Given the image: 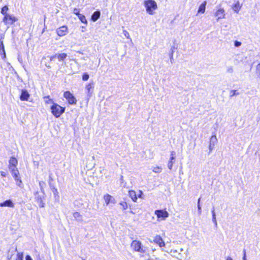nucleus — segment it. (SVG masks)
<instances>
[{"label":"nucleus","mask_w":260,"mask_h":260,"mask_svg":"<svg viewBox=\"0 0 260 260\" xmlns=\"http://www.w3.org/2000/svg\"><path fill=\"white\" fill-rule=\"evenodd\" d=\"M144 6L146 11L149 15H153L154 11L157 9V5L154 0H146L144 2Z\"/></svg>","instance_id":"obj_1"},{"label":"nucleus","mask_w":260,"mask_h":260,"mask_svg":"<svg viewBox=\"0 0 260 260\" xmlns=\"http://www.w3.org/2000/svg\"><path fill=\"white\" fill-rule=\"evenodd\" d=\"M51 110L52 114L55 117L58 118L64 112L65 109L57 104L53 103L51 107Z\"/></svg>","instance_id":"obj_2"},{"label":"nucleus","mask_w":260,"mask_h":260,"mask_svg":"<svg viewBox=\"0 0 260 260\" xmlns=\"http://www.w3.org/2000/svg\"><path fill=\"white\" fill-rule=\"evenodd\" d=\"M131 247L135 251L139 252L141 253H144L146 252V249L142 246L141 242L137 240L133 241L131 243Z\"/></svg>","instance_id":"obj_3"},{"label":"nucleus","mask_w":260,"mask_h":260,"mask_svg":"<svg viewBox=\"0 0 260 260\" xmlns=\"http://www.w3.org/2000/svg\"><path fill=\"white\" fill-rule=\"evenodd\" d=\"M17 20V19L12 15H6L4 16L3 21L6 25H11Z\"/></svg>","instance_id":"obj_4"},{"label":"nucleus","mask_w":260,"mask_h":260,"mask_svg":"<svg viewBox=\"0 0 260 260\" xmlns=\"http://www.w3.org/2000/svg\"><path fill=\"white\" fill-rule=\"evenodd\" d=\"M64 97L67 100L70 104H76L77 100L74 96L70 92L66 91L63 94Z\"/></svg>","instance_id":"obj_5"},{"label":"nucleus","mask_w":260,"mask_h":260,"mask_svg":"<svg viewBox=\"0 0 260 260\" xmlns=\"http://www.w3.org/2000/svg\"><path fill=\"white\" fill-rule=\"evenodd\" d=\"M149 241L150 243H154L156 244H157L160 247H165L166 245L162 239L159 235H156L154 237L153 240L149 239Z\"/></svg>","instance_id":"obj_6"},{"label":"nucleus","mask_w":260,"mask_h":260,"mask_svg":"<svg viewBox=\"0 0 260 260\" xmlns=\"http://www.w3.org/2000/svg\"><path fill=\"white\" fill-rule=\"evenodd\" d=\"M104 199L107 206L110 205L112 206L116 203L115 199L109 194L104 195Z\"/></svg>","instance_id":"obj_7"},{"label":"nucleus","mask_w":260,"mask_h":260,"mask_svg":"<svg viewBox=\"0 0 260 260\" xmlns=\"http://www.w3.org/2000/svg\"><path fill=\"white\" fill-rule=\"evenodd\" d=\"M44 195L45 193L44 192H42V195H40L38 192L36 193V197L35 199L36 200V201L39 206L40 207H44V203L43 202V200L44 199Z\"/></svg>","instance_id":"obj_8"},{"label":"nucleus","mask_w":260,"mask_h":260,"mask_svg":"<svg viewBox=\"0 0 260 260\" xmlns=\"http://www.w3.org/2000/svg\"><path fill=\"white\" fill-rule=\"evenodd\" d=\"M12 176L13 177V178H14L16 182V184L19 186V187H22V181L20 179V177L19 176V171L18 170H17L13 173H11Z\"/></svg>","instance_id":"obj_9"},{"label":"nucleus","mask_w":260,"mask_h":260,"mask_svg":"<svg viewBox=\"0 0 260 260\" xmlns=\"http://www.w3.org/2000/svg\"><path fill=\"white\" fill-rule=\"evenodd\" d=\"M215 16L217 18V21L224 18L225 17V11L224 9L221 8L218 9L215 13Z\"/></svg>","instance_id":"obj_10"},{"label":"nucleus","mask_w":260,"mask_h":260,"mask_svg":"<svg viewBox=\"0 0 260 260\" xmlns=\"http://www.w3.org/2000/svg\"><path fill=\"white\" fill-rule=\"evenodd\" d=\"M155 213L157 215L158 218H163L165 219L169 216V213H168V212L164 210H156L155 211Z\"/></svg>","instance_id":"obj_11"},{"label":"nucleus","mask_w":260,"mask_h":260,"mask_svg":"<svg viewBox=\"0 0 260 260\" xmlns=\"http://www.w3.org/2000/svg\"><path fill=\"white\" fill-rule=\"evenodd\" d=\"M67 31V27L66 26H62L56 30V32L59 36L62 37L66 35Z\"/></svg>","instance_id":"obj_12"},{"label":"nucleus","mask_w":260,"mask_h":260,"mask_svg":"<svg viewBox=\"0 0 260 260\" xmlns=\"http://www.w3.org/2000/svg\"><path fill=\"white\" fill-rule=\"evenodd\" d=\"M243 4H240V2L237 0L236 1L235 4L232 5V8L233 10L236 13H238L239 11L241 10Z\"/></svg>","instance_id":"obj_13"},{"label":"nucleus","mask_w":260,"mask_h":260,"mask_svg":"<svg viewBox=\"0 0 260 260\" xmlns=\"http://www.w3.org/2000/svg\"><path fill=\"white\" fill-rule=\"evenodd\" d=\"M30 95L26 90L23 89L21 91V93L20 96V99L22 101H27Z\"/></svg>","instance_id":"obj_14"},{"label":"nucleus","mask_w":260,"mask_h":260,"mask_svg":"<svg viewBox=\"0 0 260 260\" xmlns=\"http://www.w3.org/2000/svg\"><path fill=\"white\" fill-rule=\"evenodd\" d=\"M0 207H14V204L11 200H8L0 203Z\"/></svg>","instance_id":"obj_15"},{"label":"nucleus","mask_w":260,"mask_h":260,"mask_svg":"<svg viewBox=\"0 0 260 260\" xmlns=\"http://www.w3.org/2000/svg\"><path fill=\"white\" fill-rule=\"evenodd\" d=\"M74 218L78 222H82L83 221L82 215L78 212H74L73 213Z\"/></svg>","instance_id":"obj_16"},{"label":"nucleus","mask_w":260,"mask_h":260,"mask_svg":"<svg viewBox=\"0 0 260 260\" xmlns=\"http://www.w3.org/2000/svg\"><path fill=\"white\" fill-rule=\"evenodd\" d=\"M100 15L101 12L99 11L94 12L91 16V20L94 22L96 21L100 18Z\"/></svg>","instance_id":"obj_17"},{"label":"nucleus","mask_w":260,"mask_h":260,"mask_svg":"<svg viewBox=\"0 0 260 260\" xmlns=\"http://www.w3.org/2000/svg\"><path fill=\"white\" fill-rule=\"evenodd\" d=\"M55 56H56V58H57L59 61H63L64 59L67 57V54L64 53L55 54Z\"/></svg>","instance_id":"obj_18"},{"label":"nucleus","mask_w":260,"mask_h":260,"mask_svg":"<svg viewBox=\"0 0 260 260\" xmlns=\"http://www.w3.org/2000/svg\"><path fill=\"white\" fill-rule=\"evenodd\" d=\"M207 3L206 1L204 2L199 7L198 9V13H204L205 11L206 6Z\"/></svg>","instance_id":"obj_19"},{"label":"nucleus","mask_w":260,"mask_h":260,"mask_svg":"<svg viewBox=\"0 0 260 260\" xmlns=\"http://www.w3.org/2000/svg\"><path fill=\"white\" fill-rule=\"evenodd\" d=\"M18 164L17 160L14 157H11L9 160V166H16Z\"/></svg>","instance_id":"obj_20"},{"label":"nucleus","mask_w":260,"mask_h":260,"mask_svg":"<svg viewBox=\"0 0 260 260\" xmlns=\"http://www.w3.org/2000/svg\"><path fill=\"white\" fill-rule=\"evenodd\" d=\"M93 88L92 84H88L86 86V89L87 91V94L88 97H91L92 95V91H91V89Z\"/></svg>","instance_id":"obj_21"},{"label":"nucleus","mask_w":260,"mask_h":260,"mask_svg":"<svg viewBox=\"0 0 260 260\" xmlns=\"http://www.w3.org/2000/svg\"><path fill=\"white\" fill-rule=\"evenodd\" d=\"M129 196L134 202H136L137 197L136 192L134 190L129 191Z\"/></svg>","instance_id":"obj_22"},{"label":"nucleus","mask_w":260,"mask_h":260,"mask_svg":"<svg viewBox=\"0 0 260 260\" xmlns=\"http://www.w3.org/2000/svg\"><path fill=\"white\" fill-rule=\"evenodd\" d=\"M211 212H212V221L214 223V224H215V226H217V222L216 219V214H215V212L214 207H213Z\"/></svg>","instance_id":"obj_23"},{"label":"nucleus","mask_w":260,"mask_h":260,"mask_svg":"<svg viewBox=\"0 0 260 260\" xmlns=\"http://www.w3.org/2000/svg\"><path fill=\"white\" fill-rule=\"evenodd\" d=\"M0 53L2 55H3V58H4L6 57V53L4 48V45L3 44V42L2 41L0 45Z\"/></svg>","instance_id":"obj_24"},{"label":"nucleus","mask_w":260,"mask_h":260,"mask_svg":"<svg viewBox=\"0 0 260 260\" xmlns=\"http://www.w3.org/2000/svg\"><path fill=\"white\" fill-rule=\"evenodd\" d=\"M217 142V139L215 135H213L211 136L210 140V144L214 146L215 143Z\"/></svg>","instance_id":"obj_25"},{"label":"nucleus","mask_w":260,"mask_h":260,"mask_svg":"<svg viewBox=\"0 0 260 260\" xmlns=\"http://www.w3.org/2000/svg\"><path fill=\"white\" fill-rule=\"evenodd\" d=\"M175 160V156H171L170 160L168 163V168L170 170H171L174 164V160Z\"/></svg>","instance_id":"obj_26"},{"label":"nucleus","mask_w":260,"mask_h":260,"mask_svg":"<svg viewBox=\"0 0 260 260\" xmlns=\"http://www.w3.org/2000/svg\"><path fill=\"white\" fill-rule=\"evenodd\" d=\"M78 18L80 19V20L82 22L86 24L87 23V22L86 21V19L85 18V17L84 15L82 14H80L79 16H78Z\"/></svg>","instance_id":"obj_27"},{"label":"nucleus","mask_w":260,"mask_h":260,"mask_svg":"<svg viewBox=\"0 0 260 260\" xmlns=\"http://www.w3.org/2000/svg\"><path fill=\"white\" fill-rule=\"evenodd\" d=\"M152 171L156 173H159L162 171V168L160 167L157 166V167H154L152 169Z\"/></svg>","instance_id":"obj_28"},{"label":"nucleus","mask_w":260,"mask_h":260,"mask_svg":"<svg viewBox=\"0 0 260 260\" xmlns=\"http://www.w3.org/2000/svg\"><path fill=\"white\" fill-rule=\"evenodd\" d=\"M8 10V7L7 6H5L4 7H3L2 8L1 13L2 14L4 15L5 16L6 15H8V14H7V12Z\"/></svg>","instance_id":"obj_29"},{"label":"nucleus","mask_w":260,"mask_h":260,"mask_svg":"<svg viewBox=\"0 0 260 260\" xmlns=\"http://www.w3.org/2000/svg\"><path fill=\"white\" fill-rule=\"evenodd\" d=\"M175 49V47H173L171 48V53H170V61L171 62V63H173V61L174 60V58H173V53H174V49Z\"/></svg>","instance_id":"obj_30"},{"label":"nucleus","mask_w":260,"mask_h":260,"mask_svg":"<svg viewBox=\"0 0 260 260\" xmlns=\"http://www.w3.org/2000/svg\"><path fill=\"white\" fill-rule=\"evenodd\" d=\"M60 71L61 72H64V73H68L69 74H74L75 73V72H73V70L71 69V70H69L68 69H65L64 70H61V67H60L59 68Z\"/></svg>","instance_id":"obj_31"},{"label":"nucleus","mask_w":260,"mask_h":260,"mask_svg":"<svg viewBox=\"0 0 260 260\" xmlns=\"http://www.w3.org/2000/svg\"><path fill=\"white\" fill-rule=\"evenodd\" d=\"M119 205L122 207V208L123 210H125L127 208V204L125 202H121L119 203Z\"/></svg>","instance_id":"obj_32"},{"label":"nucleus","mask_w":260,"mask_h":260,"mask_svg":"<svg viewBox=\"0 0 260 260\" xmlns=\"http://www.w3.org/2000/svg\"><path fill=\"white\" fill-rule=\"evenodd\" d=\"M239 93L236 90H232L230 92V97L232 98L235 95H239Z\"/></svg>","instance_id":"obj_33"},{"label":"nucleus","mask_w":260,"mask_h":260,"mask_svg":"<svg viewBox=\"0 0 260 260\" xmlns=\"http://www.w3.org/2000/svg\"><path fill=\"white\" fill-rule=\"evenodd\" d=\"M23 253H18L17 254L16 260H23Z\"/></svg>","instance_id":"obj_34"},{"label":"nucleus","mask_w":260,"mask_h":260,"mask_svg":"<svg viewBox=\"0 0 260 260\" xmlns=\"http://www.w3.org/2000/svg\"><path fill=\"white\" fill-rule=\"evenodd\" d=\"M9 169L11 173L18 170L16 166H9Z\"/></svg>","instance_id":"obj_35"},{"label":"nucleus","mask_w":260,"mask_h":260,"mask_svg":"<svg viewBox=\"0 0 260 260\" xmlns=\"http://www.w3.org/2000/svg\"><path fill=\"white\" fill-rule=\"evenodd\" d=\"M88 79L89 75L86 73H84L82 75V80L84 81H87Z\"/></svg>","instance_id":"obj_36"},{"label":"nucleus","mask_w":260,"mask_h":260,"mask_svg":"<svg viewBox=\"0 0 260 260\" xmlns=\"http://www.w3.org/2000/svg\"><path fill=\"white\" fill-rule=\"evenodd\" d=\"M44 99L46 100H45V102H46V103H47V104H49V103H52L53 104L54 103L53 102L52 100H51V99H50L49 96H45V97L44 98Z\"/></svg>","instance_id":"obj_37"},{"label":"nucleus","mask_w":260,"mask_h":260,"mask_svg":"<svg viewBox=\"0 0 260 260\" xmlns=\"http://www.w3.org/2000/svg\"><path fill=\"white\" fill-rule=\"evenodd\" d=\"M226 71L229 73H232L234 72V69L232 66H229L227 68Z\"/></svg>","instance_id":"obj_38"},{"label":"nucleus","mask_w":260,"mask_h":260,"mask_svg":"<svg viewBox=\"0 0 260 260\" xmlns=\"http://www.w3.org/2000/svg\"><path fill=\"white\" fill-rule=\"evenodd\" d=\"M123 35L127 39H129L130 38V36H129V33L126 30H123Z\"/></svg>","instance_id":"obj_39"},{"label":"nucleus","mask_w":260,"mask_h":260,"mask_svg":"<svg viewBox=\"0 0 260 260\" xmlns=\"http://www.w3.org/2000/svg\"><path fill=\"white\" fill-rule=\"evenodd\" d=\"M45 184V183L44 182L41 181L39 182V185H40L41 190L42 191V192H44L43 188V185Z\"/></svg>","instance_id":"obj_40"},{"label":"nucleus","mask_w":260,"mask_h":260,"mask_svg":"<svg viewBox=\"0 0 260 260\" xmlns=\"http://www.w3.org/2000/svg\"><path fill=\"white\" fill-rule=\"evenodd\" d=\"M241 45V43L238 41H235L234 42V46L236 47H239Z\"/></svg>","instance_id":"obj_41"},{"label":"nucleus","mask_w":260,"mask_h":260,"mask_svg":"<svg viewBox=\"0 0 260 260\" xmlns=\"http://www.w3.org/2000/svg\"><path fill=\"white\" fill-rule=\"evenodd\" d=\"M74 13L75 14H76V15H77V16H79L80 14H81L79 13V10H78V9H76V8H75V9H74Z\"/></svg>","instance_id":"obj_42"},{"label":"nucleus","mask_w":260,"mask_h":260,"mask_svg":"<svg viewBox=\"0 0 260 260\" xmlns=\"http://www.w3.org/2000/svg\"><path fill=\"white\" fill-rule=\"evenodd\" d=\"M198 210L199 214L201 215L202 213V209L200 204L198 205Z\"/></svg>","instance_id":"obj_43"},{"label":"nucleus","mask_w":260,"mask_h":260,"mask_svg":"<svg viewBox=\"0 0 260 260\" xmlns=\"http://www.w3.org/2000/svg\"><path fill=\"white\" fill-rule=\"evenodd\" d=\"M256 72L257 73L260 75V63L258 64L256 66Z\"/></svg>","instance_id":"obj_44"},{"label":"nucleus","mask_w":260,"mask_h":260,"mask_svg":"<svg viewBox=\"0 0 260 260\" xmlns=\"http://www.w3.org/2000/svg\"><path fill=\"white\" fill-rule=\"evenodd\" d=\"M243 260H247L246 259V250H243Z\"/></svg>","instance_id":"obj_45"},{"label":"nucleus","mask_w":260,"mask_h":260,"mask_svg":"<svg viewBox=\"0 0 260 260\" xmlns=\"http://www.w3.org/2000/svg\"><path fill=\"white\" fill-rule=\"evenodd\" d=\"M55 58H56V56H55V54L53 56H52L50 57V60L51 61H53Z\"/></svg>","instance_id":"obj_46"},{"label":"nucleus","mask_w":260,"mask_h":260,"mask_svg":"<svg viewBox=\"0 0 260 260\" xmlns=\"http://www.w3.org/2000/svg\"><path fill=\"white\" fill-rule=\"evenodd\" d=\"M0 173H1V175L2 176V177H5L6 176V172L1 171V172H0Z\"/></svg>","instance_id":"obj_47"},{"label":"nucleus","mask_w":260,"mask_h":260,"mask_svg":"<svg viewBox=\"0 0 260 260\" xmlns=\"http://www.w3.org/2000/svg\"><path fill=\"white\" fill-rule=\"evenodd\" d=\"M25 259L26 260H32V259L31 258L30 256H29L28 255L26 256Z\"/></svg>","instance_id":"obj_48"},{"label":"nucleus","mask_w":260,"mask_h":260,"mask_svg":"<svg viewBox=\"0 0 260 260\" xmlns=\"http://www.w3.org/2000/svg\"><path fill=\"white\" fill-rule=\"evenodd\" d=\"M214 146L213 145H211L210 144L209 149L210 150V151H211L213 149Z\"/></svg>","instance_id":"obj_49"},{"label":"nucleus","mask_w":260,"mask_h":260,"mask_svg":"<svg viewBox=\"0 0 260 260\" xmlns=\"http://www.w3.org/2000/svg\"><path fill=\"white\" fill-rule=\"evenodd\" d=\"M142 194V191H140V193L138 195V197L141 198Z\"/></svg>","instance_id":"obj_50"},{"label":"nucleus","mask_w":260,"mask_h":260,"mask_svg":"<svg viewBox=\"0 0 260 260\" xmlns=\"http://www.w3.org/2000/svg\"><path fill=\"white\" fill-rule=\"evenodd\" d=\"M175 154V152L174 151L171 152V156H174Z\"/></svg>","instance_id":"obj_51"},{"label":"nucleus","mask_w":260,"mask_h":260,"mask_svg":"<svg viewBox=\"0 0 260 260\" xmlns=\"http://www.w3.org/2000/svg\"><path fill=\"white\" fill-rule=\"evenodd\" d=\"M120 180L121 182L122 183L123 181V177L122 176H121Z\"/></svg>","instance_id":"obj_52"},{"label":"nucleus","mask_w":260,"mask_h":260,"mask_svg":"<svg viewBox=\"0 0 260 260\" xmlns=\"http://www.w3.org/2000/svg\"><path fill=\"white\" fill-rule=\"evenodd\" d=\"M226 260H233L232 258L230 256H228L227 258H226Z\"/></svg>","instance_id":"obj_53"},{"label":"nucleus","mask_w":260,"mask_h":260,"mask_svg":"<svg viewBox=\"0 0 260 260\" xmlns=\"http://www.w3.org/2000/svg\"><path fill=\"white\" fill-rule=\"evenodd\" d=\"M201 198H199L198 201V205L200 204Z\"/></svg>","instance_id":"obj_54"},{"label":"nucleus","mask_w":260,"mask_h":260,"mask_svg":"<svg viewBox=\"0 0 260 260\" xmlns=\"http://www.w3.org/2000/svg\"><path fill=\"white\" fill-rule=\"evenodd\" d=\"M61 66H66V62H64L62 63Z\"/></svg>","instance_id":"obj_55"},{"label":"nucleus","mask_w":260,"mask_h":260,"mask_svg":"<svg viewBox=\"0 0 260 260\" xmlns=\"http://www.w3.org/2000/svg\"><path fill=\"white\" fill-rule=\"evenodd\" d=\"M47 67L48 68H51V67H50V66H47Z\"/></svg>","instance_id":"obj_56"},{"label":"nucleus","mask_w":260,"mask_h":260,"mask_svg":"<svg viewBox=\"0 0 260 260\" xmlns=\"http://www.w3.org/2000/svg\"><path fill=\"white\" fill-rule=\"evenodd\" d=\"M73 60L75 61V62H76V63L77 62V61L75 59H74Z\"/></svg>","instance_id":"obj_57"}]
</instances>
